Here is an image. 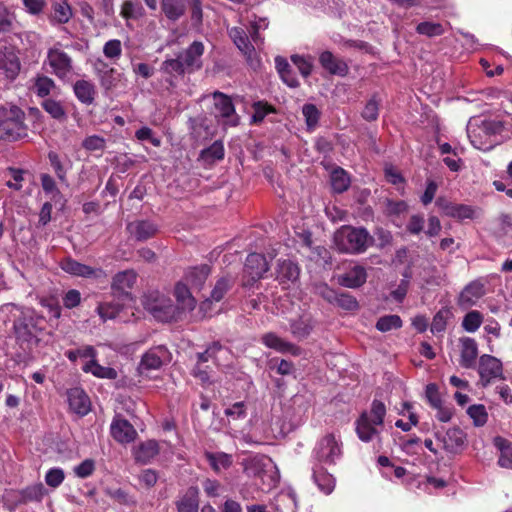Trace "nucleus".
<instances>
[{"mask_svg": "<svg viewBox=\"0 0 512 512\" xmlns=\"http://www.w3.org/2000/svg\"><path fill=\"white\" fill-rule=\"evenodd\" d=\"M8 305L17 311L13 314L12 327L16 343L24 351L31 352L41 342V336L46 325L45 317L30 307L19 306L14 303Z\"/></svg>", "mask_w": 512, "mask_h": 512, "instance_id": "f257e3e1", "label": "nucleus"}, {"mask_svg": "<svg viewBox=\"0 0 512 512\" xmlns=\"http://www.w3.org/2000/svg\"><path fill=\"white\" fill-rule=\"evenodd\" d=\"M333 244L338 252L358 255L375 244V238L365 227L342 225L333 235Z\"/></svg>", "mask_w": 512, "mask_h": 512, "instance_id": "f03ea898", "label": "nucleus"}, {"mask_svg": "<svg viewBox=\"0 0 512 512\" xmlns=\"http://www.w3.org/2000/svg\"><path fill=\"white\" fill-rule=\"evenodd\" d=\"M25 113L17 106L0 107V140L17 141L28 136Z\"/></svg>", "mask_w": 512, "mask_h": 512, "instance_id": "7ed1b4c3", "label": "nucleus"}, {"mask_svg": "<svg viewBox=\"0 0 512 512\" xmlns=\"http://www.w3.org/2000/svg\"><path fill=\"white\" fill-rule=\"evenodd\" d=\"M386 415V407L380 400L374 399L370 411H363L356 420V433L363 442H370L379 435L377 426H382Z\"/></svg>", "mask_w": 512, "mask_h": 512, "instance_id": "20e7f679", "label": "nucleus"}, {"mask_svg": "<svg viewBox=\"0 0 512 512\" xmlns=\"http://www.w3.org/2000/svg\"><path fill=\"white\" fill-rule=\"evenodd\" d=\"M142 304L153 317L161 322H172L180 318L181 312L178 305L158 291H152L144 295Z\"/></svg>", "mask_w": 512, "mask_h": 512, "instance_id": "39448f33", "label": "nucleus"}, {"mask_svg": "<svg viewBox=\"0 0 512 512\" xmlns=\"http://www.w3.org/2000/svg\"><path fill=\"white\" fill-rule=\"evenodd\" d=\"M343 454L342 442L333 433L323 436L313 449L315 463L335 465Z\"/></svg>", "mask_w": 512, "mask_h": 512, "instance_id": "423d86ee", "label": "nucleus"}, {"mask_svg": "<svg viewBox=\"0 0 512 512\" xmlns=\"http://www.w3.org/2000/svg\"><path fill=\"white\" fill-rule=\"evenodd\" d=\"M269 270V264L265 255L250 253L245 261L242 276V286L251 288Z\"/></svg>", "mask_w": 512, "mask_h": 512, "instance_id": "0eeeda50", "label": "nucleus"}, {"mask_svg": "<svg viewBox=\"0 0 512 512\" xmlns=\"http://www.w3.org/2000/svg\"><path fill=\"white\" fill-rule=\"evenodd\" d=\"M214 99L215 118L225 126L236 127L240 117L236 113L232 98L220 91L212 93Z\"/></svg>", "mask_w": 512, "mask_h": 512, "instance_id": "6e6552de", "label": "nucleus"}, {"mask_svg": "<svg viewBox=\"0 0 512 512\" xmlns=\"http://www.w3.org/2000/svg\"><path fill=\"white\" fill-rule=\"evenodd\" d=\"M170 353L166 346L158 345L147 350L137 367L140 376L150 378L152 371L160 370Z\"/></svg>", "mask_w": 512, "mask_h": 512, "instance_id": "1a4fd4ad", "label": "nucleus"}, {"mask_svg": "<svg viewBox=\"0 0 512 512\" xmlns=\"http://www.w3.org/2000/svg\"><path fill=\"white\" fill-rule=\"evenodd\" d=\"M316 293L329 304L337 306L346 311H354L359 308L357 299L348 292L337 291L326 283L316 286Z\"/></svg>", "mask_w": 512, "mask_h": 512, "instance_id": "9d476101", "label": "nucleus"}, {"mask_svg": "<svg viewBox=\"0 0 512 512\" xmlns=\"http://www.w3.org/2000/svg\"><path fill=\"white\" fill-rule=\"evenodd\" d=\"M434 437L443 444V449L450 454H460L467 445V435L459 427L449 428L444 434L435 431Z\"/></svg>", "mask_w": 512, "mask_h": 512, "instance_id": "9b49d317", "label": "nucleus"}, {"mask_svg": "<svg viewBox=\"0 0 512 512\" xmlns=\"http://www.w3.org/2000/svg\"><path fill=\"white\" fill-rule=\"evenodd\" d=\"M137 279V274L134 270H125L118 272L112 280L111 292L114 298L119 300H126L128 302L133 300L131 289Z\"/></svg>", "mask_w": 512, "mask_h": 512, "instance_id": "f8f14e48", "label": "nucleus"}, {"mask_svg": "<svg viewBox=\"0 0 512 512\" xmlns=\"http://www.w3.org/2000/svg\"><path fill=\"white\" fill-rule=\"evenodd\" d=\"M435 204L443 215L458 221H464L466 219L473 220L476 216V210L473 206L454 203L444 197L437 198Z\"/></svg>", "mask_w": 512, "mask_h": 512, "instance_id": "ddd939ff", "label": "nucleus"}, {"mask_svg": "<svg viewBox=\"0 0 512 512\" xmlns=\"http://www.w3.org/2000/svg\"><path fill=\"white\" fill-rule=\"evenodd\" d=\"M110 434L113 439L121 444L133 442L137 437V431L134 426L121 414H116L110 425Z\"/></svg>", "mask_w": 512, "mask_h": 512, "instance_id": "4468645a", "label": "nucleus"}, {"mask_svg": "<svg viewBox=\"0 0 512 512\" xmlns=\"http://www.w3.org/2000/svg\"><path fill=\"white\" fill-rule=\"evenodd\" d=\"M478 373L485 387L492 379L503 377L502 362L492 355L484 354L479 358Z\"/></svg>", "mask_w": 512, "mask_h": 512, "instance_id": "2eb2a0df", "label": "nucleus"}, {"mask_svg": "<svg viewBox=\"0 0 512 512\" xmlns=\"http://www.w3.org/2000/svg\"><path fill=\"white\" fill-rule=\"evenodd\" d=\"M47 59L54 74L61 79L67 77L73 70L71 57L56 46L48 50Z\"/></svg>", "mask_w": 512, "mask_h": 512, "instance_id": "dca6fc26", "label": "nucleus"}, {"mask_svg": "<svg viewBox=\"0 0 512 512\" xmlns=\"http://www.w3.org/2000/svg\"><path fill=\"white\" fill-rule=\"evenodd\" d=\"M205 47L201 41H193L184 51L179 52L188 74L199 71L203 67L202 56Z\"/></svg>", "mask_w": 512, "mask_h": 512, "instance_id": "f3484780", "label": "nucleus"}, {"mask_svg": "<svg viewBox=\"0 0 512 512\" xmlns=\"http://www.w3.org/2000/svg\"><path fill=\"white\" fill-rule=\"evenodd\" d=\"M126 230L135 241L144 242L153 238L159 232V227L151 220L142 219L129 222Z\"/></svg>", "mask_w": 512, "mask_h": 512, "instance_id": "a211bd4d", "label": "nucleus"}, {"mask_svg": "<svg viewBox=\"0 0 512 512\" xmlns=\"http://www.w3.org/2000/svg\"><path fill=\"white\" fill-rule=\"evenodd\" d=\"M229 37L235 46L245 56L247 62L253 66V57L255 56V47L252 39H249L247 32L241 27H232L228 31Z\"/></svg>", "mask_w": 512, "mask_h": 512, "instance_id": "6ab92c4d", "label": "nucleus"}, {"mask_svg": "<svg viewBox=\"0 0 512 512\" xmlns=\"http://www.w3.org/2000/svg\"><path fill=\"white\" fill-rule=\"evenodd\" d=\"M485 294V283L480 279L474 280L467 284L461 291L458 304L463 308L471 307Z\"/></svg>", "mask_w": 512, "mask_h": 512, "instance_id": "aec40b11", "label": "nucleus"}, {"mask_svg": "<svg viewBox=\"0 0 512 512\" xmlns=\"http://www.w3.org/2000/svg\"><path fill=\"white\" fill-rule=\"evenodd\" d=\"M319 63L331 75L345 77L349 73L348 64L339 57H336L331 51H323L319 55Z\"/></svg>", "mask_w": 512, "mask_h": 512, "instance_id": "412c9836", "label": "nucleus"}, {"mask_svg": "<svg viewBox=\"0 0 512 512\" xmlns=\"http://www.w3.org/2000/svg\"><path fill=\"white\" fill-rule=\"evenodd\" d=\"M0 70L11 80L18 76L20 61L13 48L8 46L0 47Z\"/></svg>", "mask_w": 512, "mask_h": 512, "instance_id": "4be33fe9", "label": "nucleus"}, {"mask_svg": "<svg viewBox=\"0 0 512 512\" xmlns=\"http://www.w3.org/2000/svg\"><path fill=\"white\" fill-rule=\"evenodd\" d=\"M300 276L299 265L290 259H279L276 267V280L281 285L295 283Z\"/></svg>", "mask_w": 512, "mask_h": 512, "instance_id": "5701e85b", "label": "nucleus"}, {"mask_svg": "<svg viewBox=\"0 0 512 512\" xmlns=\"http://www.w3.org/2000/svg\"><path fill=\"white\" fill-rule=\"evenodd\" d=\"M367 271L362 265H355L345 273L338 276V284L342 287L357 289L362 287L367 280Z\"/></svg>", "mask_w": 512, "mask_h": 512, "instance_id": "b1692460", "label": "nucleus"}, {"mask_svg": "<svg viewBox=\"0 0 512 512\" xmlns=\"http://www.w3.org/2000/svg\"><path fill=\"white\" fill-rule=\"evenodd\" d=\"M61 269L66 273L84 278H97L103 273L102 269L92 268L86 264H82L71 257H67L61 261Z\"/></svg>", "mask_w": 512, "mask_h": 512, "instance_id": "393cba45", "label": "nucleus"}, {"mask_svg": "<svg viewBox=\"0 0 512 512\" xmlns=\"http://www.w3.org/2000/svg\"><path fill=\"white\" fill-rule=\"evenodd\" d=\"M67 401L70 409L81 416L90 411V399L82 388L74 387L67 391Z\"/></svg>", "mask_w": 512, "mask_h": 512, "instance_id": "a878e982", "label": "nucleus"}, {"mask_svg": "<svg viewBox=\"0 0 512 512\" xmlns=\"http://www.w3.org/2000/svg\"><path fill=\"white\" fill-rule=\"evenodd\" d=\"M73 17V10L67 0H54L51 3L48 20L51 25L68 23Z\"/></svg>", "mask_w": 512, "mask_h": 512, "instance_id": "bb28decb", "label": "nucleus"}, {"mask_svg": "<svg viewBox=\"0 0 512 512\" xmlns=\"http://www.w3.org/2000/svg\"><path fill=\"white\" fill-rule=\"evenodd\" d=\"M325 464L314 463L312 467V478L320 491L330 494L336 484L334 476L324 467Z\"/></svg>", "mask_w": 512, "mask_h": 512, "instance_id": "cd10ccee", "label": "nucleus"}, {"mask_svg": "<svg viewBox=\"0 0 512 512\" xmlns=\"http://www.w3.org/2000/svg\"><path fill=\"white\" fill-rule=\"evenodd\" d=\"M461 343V355L460 365L463 368L470 369L476 365V359L478 356V345L475 339L470 337L460 338Z\"/></svg>", "mask_w": 512, "mask_h": 512, "instance_id": "c85d7f7f", "label": "nucleus"}, {"mask_svg": "<svg viewBox=\"0 0 512 512\" xmlns=\"http://www.w3.org/2000/svg\"><path fill=\"white\" fill-rule=\"evenodd\" d=\"M160 448L156 440H147L141 442L134 449V459L141 464H148L159 454Z\"/></svg>", "mask_w": 512, "mask_h": 512, "instance_id": "c756f323", "label": "nucleus"}, {"mask_svg": "<svg viewBox=\"0 0 512 512\" xmlns=\"http://www.w3.org/2000/svg\"><path fill=\"white\" fill-rule=\"evenodd\" d=\"M177 512H198L199 489L197 486H190L185 494L176 502Z\"/></svg>", "mask_w": 512, "mask_h": 512, "instance_id": "7c9ffc66", "label": "nucleus"}, {"mask_svg": "<svg viewBox=\"0 0 512 512\" xmlns=\"http://www.w3.org/2000/svg\"><path fill=\"white\" fill-rule=\"evenodd\" d=\"M160 71L163 74H166L170 77L169 83L173 84V78L176 77H182L186 73H188L187 68L185 67L181 57L179 54L176 55L174 58H166L160 66Z\"/></svg>", "mask_w": 512, "mask_h": 512, "instance_id": "2f4dec72", "label": "nucleus"}, {"mask_svg": "<svg viewBox=\"0 0 512 512\" xmlns=\"http://www.w3.org/2000/svg\"><path fill=\"white\" fill-rule=\"evenodd\" d=\"M73 91L76 98L85 105H91L95 100V85L87 80H77L73 85Z\"/></svg>", "mask_w": 512, "mask_h": 512, "instance_id": "473e14b6", "label": "nucleus"}, {"mask_svg": "<svg viewBox=\"0 0 512 512\" xmlns=\"http://www.w3.org/2000/svg\"><path fill=\"white\" fill-rule=\"evenodd\" d=\"M160 7L165 17L172 21H178L186 12L184 0H160Z\"/></svg>", "mask_w": 512, "mask_h": 512, "instance_id": "72a5a7b5", "label": "nucleus"}, {"mask_svg": "<svg viewBox=\"0 0 512 512\" xmlns=\"http://www.w3.org/2000/svg\"><path fill=\"white\" fill-rule=\"evenodd\" d=\"M212 470L219 474L222 470L229 469L233 464V457L231 454L225 452H209L204 454Z\"/></svg>", "mask_w": 512, "mask_h": 512, "instance_id": "f704fd0d", "label": "nucleus"}, {"mask_svg": "<svg viewBox=\"0 0 512 512\" xmlns=\"http://www.w3.org/2000/svg\"><path fill=\"white\" fill-rule=\"evenodd\" d=\"M275 67L282 81L291 88L299 87L300 83L287 59L282 56L275 58Z\"/></svg>", "mask_w": 512, "mask_h": 512, "instance_id": "c9c22d12", "label": "nucleus"}, {"mask_svg": "<svg viewBox=\"0 0 512 512\" xmlns=\"http://www.w3.org/2000/svg\"><path fill=\"white\" fill-rule=\"evenodd\" d=\"M128 303L126 300H119L114 298L113 301L100 303L96 311L103 321L114 319L122 311L124 306Z\"/></svg>", "mask_w": 512, "mask_h": 512, "instance_id": "e433bc0d", "label": "nucleus"}, {"mask_svg": "<svg viewBox=\"0 0 512 512\" xmlns=\"http://www.w3.org/2000/svg\"><path fill=\"white\" fill-rule=\"evenodd\" d=\"M82 370L86 373H92L95 377L102 379L114 380L118 376V373L114 368L100 365L95 358L88 361L82 367Z\"/></svg>", "mask_w": 512, "mask_h": 512, "instance_id": "4c0bfd02", "label": "nucleus"}, {"mask_svg": "<svg viewBox=\"0 0 512 512\" xmlns=\"http://www.w3.org/2000/svg\"><path fill=\"white\" fill-rule=\"evenodd\" d=\"M330 183L334 193L341 194L350 187L349 174L341 167H336L330 174Z\"/></svg>", "mask_w": 512, "mask_h": 512, "instance_id": "58836bf2", "label": "nucleus"}, {"mask_svg": "<svg viewBox=\"0 0 512 512\" xmlns=\"http://www.w3.org/2000/svg\"><path fill=\"white\" fill-rule=\"evenodd\" d=\"M210 272L211 268L207 264L194 267L188 272L186 276L187 282L192 286V288L201 290Z\"/></svg>", "mask_w": 512, "mask_h": 512, "instance_id": "ea45409f", "label": "nucleus"}, {"mask_svg": "<svg viewBox=\"0 0 512 512\" xmlns=\"http://www.w3.org/2000/svg\"><path fill=\"white\" fill-rule=\"evenodd\" d=\"M46 493V489L42 483H36L27 486L19 491V504H26L28 502H40Z\"/></svg>", "mask_w": 512, "mask_h": 512, "instance_id": "a19ab883", "label": "nucleus"}, {"mask_svg": "<svg viewBox=\"0 0 512 512\" xmlns=\"http://www.w3.org/2000/svg\"><path fill=\"white\" fill-rule=\"evenodd\" d=\"M313 322L310 318L299 317L290 322V332L297 340L306 339L313 330Z\"/></svg>", "mask_w": 512, "mask_h": 512, "instance_id": "79ce46f5", "label": "nucleus"}, {"mask_svg": "<svg viewBox=\"0 0 512 512\" xmlns=\"http://www.w3.org/2000/svg\"><path fill=\"white\" fill-rule=\"evenodd\" d=\"M494 444L500 450L498 465L502 468L512 469V443L498 436L494 439Z\"/></svg>", "mask_w": 512, "mask_h": 512, "instance_id": "37998d69", "label": "nucleus"}, {"mask_svg": "<svg viewBox=\"0 0 512 512\" xmlns=\"http://www.w3.org/2000/svg\"><path fill=\"white\" fill-rule=\"evenodd\" d=\"M272 505L274 512H297V501L293 493H279Z\"/></svg>", "mask_w": 512, "mask_h": 512, "instance_id": "c03bdc74", "label": "nucleus"}, {"mask_svg": "<svg viewBox=\"0 0 512 512\" xmlns=\"http://www.w3.org/2000/svg\"><path fill=\"white\" fill-rule=\"evenodd\" d=\"M262 342L265 346L281 353L292 352L296 348L294 344L285 341L273 332L264 334Z\"/></svg>", "mask_w": 512, "mask_h": 512, "instance_id": "a18cd8bd", "label": "nucleus"}, {"mask_svg": "<svg viewBox=\"0 0 512 512\" xmlns=\"http://www.w3.org/2000/svg\"><path fill=\"white\" fill-rule=\"evenodd\" d=\"M103 69H98L101 87L105 92L114 89L119 81V73L114 68H108L107 64L101 62Z\"/></svg>", "mask_w": 512, "mask_h": 512, "instance_id": "49530a36", "label": "nucleus"}, {"mask_svg": "<svg viewBox=\"0 0 512 512\" xmlns=\"http://www.w3.org/2000/svg\"><path fill=\"white\" fill-rule=\"evenodd\" d=\"M269 26V21L266 17H259L256 14L252 15L250 20L249 34L253 43L257 46L264 42V38L260 35L261 30H266Z\"/></svg>", "mask_w": 512, "mask_h": 512, "instance_id": "de8ad7c7", "label": "nucleus"}, {"mask_svg": "<svg viewBox=\"0 0 512 512\" xmlns=\"http://www.w3.org/2000/svg\"><path fill=\"white\" fill-rule=\"evenodd\" d=\"M175 295L177 298V301L180 303V312L181 314L185 310H193L195 308L196 301L191 296L190 291L185 285L177 284L175 288Z\"/></svg>", "mask_w": 512, "mask_h": 512, "instance_id": "09e8293b", "label": "nucleus"}, {"mask_svg": "<svg viewBox=\"0 0 512 512\" xmlns=\"http://www.w3.org/2000/svg\"><path fill=\"white\" fill-rule=\"evenodd\" d=\"M302 114L308 131H313L319 124L321 112L315 104L306 103L302 107Z\"/></svg>", "mask_w": 512, "mask_h": 512, "instance_id": "8fccbe9b", "label": "nucleus"}, {"mask_svg": "<svg viewBox=\"0 0 512 512\" xmlns=\"http://www.w3.org/2000/svg\"><path fill=\"white\" fill-rule=\"evenodd\" d=\"M471 144L482 151H489L496 145L495 139L484 138L483 133L477 128L468 131Z\"/></svg>", "mask_w": 512, "mask_h": 512, "instance_id": "3c124183", "label": "nucleus"}, {"mask_svg": "<svg viewBox=\"0 0 512 512\" xmlns=\"http://www.w3.org/2000/svg\"><path fill=\"white\" fill-rule=\"evenodd\" d=\"M234 279L230 276H224L217 280L211 291V299L215 302L221 301L225 294L233 287Z\"/></svg>", "mask_w": 512, "mask_h": 512, "instance_id": "603ef678", "label": "nucleus"}, {"mask_svg": "<svg viewBox=\"0 0 512 512\" xmlns=\"http://www.w3.org/2000/svg\"><path fill=\"white\" fill-rule=\"evenodd\" d=\"M403 321L399 315L391 314L380 317L376 322V329L380 332H389L391 330L400 329Z\"/></svg>", "mask_w": 512, "mask_h": 512, "instance_id": "864d4df0", "label": "nucleus"}, {"mask_svg": "<svg viewBox=\"0 0 512 512\" xmlns=\"http://www.w3.org/2000/svg\"><path fill=\"white\" fill-rule=\"evenodd\" d=\"M452 316L448 307L441 308L433 317L430 330L433 334L442 333L446 330L447 321Z\"/></svg>", "mask_w": 512, "mask_h": 512, "instance_id": "5fc2aeb1", "label": "nucleus"}, {"mask_svg": "<svg viewBox=\"0 0 512 512\" xmlns=\"http://www.w3.org/2000/svg\"><path fill=\"white\" fill-rule=\"evenodd\" d=\"M478 129L483 133L484 138L494 139L497 135L502 133L504 124L499 120H483L478 126Z\"/></svg>", "mask_w": 512, "mask_h": 512, "instance_id": "6e6d98bb", "label": "nucleus"}, {"mask_svg": "<svg viewBox=\"0 0 512 512\" xmlns=\"http://www.w3.org/2000/svg\"><path fill=\"white\" fill-rule=\"evenodd\" d=\"M416 32L420 35H425L429 38L441 36L444 34L445 29L441 23L423 21L416 26Z\"/></svg>", "mask_w": 512, "mask_h": 512, "instance_id": "4d7b16f0", "label": "nucleus"}, {"mask_svg": "<svg viewBox=\"0 0 512 512\" xmlns=\"http://www.w3.org/2000/svg\"><path fill=\"white\" fill-rule=\"evenodd\" d=\"M467 414L473 420L476 427L484 426L488 420V413L483 404H473L468 407Z\"/></svg>", "mask_w": 512, "mask_h": 512, "instance_id": "13d9d810", "label": "nucleus"}, {"mask_svg": "<svg viewBox=\"0 0 512 512\" xmlns=\"http://www.w3.org/2000/svg\"><path fill=\"white\" fill-rule=\"evenodd\" d=\"M483 322V315L477 311H469L463 318L462 327L465 331L473 333L479 329Z\"/></svg>", "mask_w": 512, "mask_h": 512, "instance_id": "bf43d9fd", "label": "nucleus"}, {"mask_svg": "<svg viewBox=\"0 0 512 512\" xmlns=\"http://www.w3.org/2000/svg\"><path fill=\"white\" fill-rule=\"evenodd\" d=\"M200 156L204 160H222L224 158V146L222 141L217 140L209 147L203 149Z\"/></svg>", "mask_w": 512, "mask_h": 512, "instance_id": "052dcab7", "label": "nucleus"}, {"mask_svg": "<svg viewBox=\"0 0 512 512\" xmlns=\"http://www.w3.org/2000/svg\"><path fill=\"white\" fill-rule=\"evenodd\" d=\"M41 106L54 119L60 120L66 117L65 110L59 101L47 98L43 100Z\"/></svg>", "mask_w": 512, "mask_h": 512, "instance_id": "680f3d73", "label": "nucleus"}, {"mask_svg": "<svg viewBox=\"0 0 512 512\" xmlns=\"http://www.w3.org/2000/svg\"><path fill=\"white\" fill-rule=\"evenodd\" d=\"M144 14V9L139 3L131 0L124 1L121 6V16L125 19H137Z\"/></svg>", "mask_w": 512, "mask_h": 512, "instance_id": "e2e57ef3", "label": "nucleus"}, {"mask_svg": "<svg viewBox=\"0 0 512 512\" xmlns=\"http://www.w3.org/2000/svg\"><path fill=\"white\" fill-rule=\"evenodd\" d=\"M252 108L254 111L252 123L255 124L261 123L269 113L275 112V109L271 105L263 101L254 102Z\"/></svg>", "mask_w": 512, "mask_h": 512, "instance_id": "0e129e2a", "label": "nucleus"}, {"mask_svg": "<svg viewBox=\"0 0 512 512\" xmlns=\"http://www.w3.org/2000/svg\"><path fill=\"white\" fill-rule=\"evenodd\" d=\"M40 180L43 191L46 194H50L52 200H56L57 197H61V192L58 189L56 182L51 175L43 173L40 175Z\"/></svg>", "mask_w": 512, "mask_h": 512, "instance_id": "69168bd1", "label": "nucleus"}, {"mask_svg": "<svg viewBox=\"0 0 512 512\" xmlns=\"http://www.w3.org/2000/svg\"><path fill=\"white\" fill-rule=\"evenodd\" d=\"M55 87L54 81L48 76H38L35 80L34 88L39 97H46L50 94L52 88Z\"/></svg>", "mask_w": 512, "mask_h": 512, "instance_id": "338daca9", "label": "nucleus"}, {"mask_svg": "<svg viewBox=\"0 0 512 512\" xmlns=\"http://www.w3.org/2000/svg\"><path fill=\"white\" fill-rule=\"evenodd\" d=\"M291 61L304 78H307L311 75L313 64L310 60V57L294 54L291 56Z\"/></svg>", "mask_w": 512, "mask_h": 512, "instance_id": "774afa93", "label": "nucleus"}]
</instances>
